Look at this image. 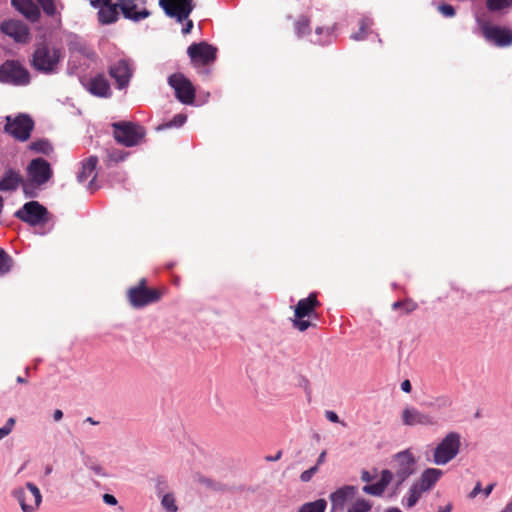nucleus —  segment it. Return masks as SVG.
Masks as SVG:
<instances>
[{"mask_svg":"<svg viewBox=\"0 0 512 512\" xmlns=\"http://www.w3.org/2000/svg\"><path fill=\"white\" fill-rule=\"evenodd\" d=\"M63 58L64 54L61 48L53 46L43 38L35 42L29 64L39 74L55 75L60 71V64Z\"/></svg>","mask_w":512,"mask_h":512,"instance_id":"1","label":"nucleus"},{"mask_svg":"<svg viewBox=\"0 0 512 512\" xmlns=\"http://www.w3.org/2000/svg\"><path fill=\"white\" fill-rule=\"evenodd\" d=\"M321 303L317 299V293L312 292L306 298L300 299L294 308V319L293 327L298 329L301 332L306 331L309 327L312 326L311 321L305 320L308 319H317V307H319Z\"/></svg>","mask_w":512,"mask_h":512,"instance_id":"2","label":"nucleus"},{"mask_svg":"<svg viewBox=\"0 0 512 512\" xmlns=\"http://www.w3.org/2000/svg\"><path fill=\"white\" fill-rule=\"evenodd\" d=\"M14 217L31 227H42L49 223L52 214L48 209L36 200H31L19 208Z\"/></svg>","mask_w":512,"mask_h":512,"instance_id":"3","label":"nucleus"},{"mask_svg":"<svg viewBox=\"0 0 512 512\" xmlns=\"http://www.w3.org/2000/svg\"><path fill=\"white\" fill-rule=\"evenodd\" d=\"M113 136L117 143L134 147L145 137L146 130L143 126L131 121H118L111 124Z\"/></svg>","mask_w":512,"mask_h":512,"instance_id":"4","label":"nucleus"},{"mask_svg":"<svg viewBox=\"0 0 512 512\" xmlns=\"http://www.w3.org/2000/svg\"><path fill=\"white\" fill-rule=\"evenodd\" d=\"M30 82V72L19 60H6L0 65V83L27 86Z\"/></svg>","mask_w":512,"mask_h":512,"instance_id":"5","label":"nucleus"},{"mask_svg":"<svg viewBox=\"0 0 512 512\" xmlns=\"http://www.w3.org/2000/svg\"><path fill=\"white\" fill-rule=\"evenodd\" d=\"M461 446V435L451 431L445 435L433 452V462L436 465H445L453 460L459 453Z\"/></svg>","mask_w":512,"mask_h":512,"instance_id":"6","label":"nucleus"},{"mask_svg":"<svg viewBox=\"0 0 512 512\" xmlns=\"http://www.w3.org/2000/svg\"><path fill=\"white\" fill-rule=\"evenodd\" d=\"M35 122L29 114L20 113L15 117L6 116L4 132L19 142H25L31 137Z\"/></svg>","mask_w":512,"mask_h":512,"instance_id":"7","label":"nucleus"},{"mask_svg":"<svg viewBox=\"0 0 512 512\" xmlns=\"http://www.w3.org/2000/svg\"><path fill=\"white\" fill-rule=\"evenodd\" d=\"M11 495L19 503L22 512H35L42 502L41 492L32 482H27L24 487L14 488Z\"/></svg>","mask_w":512,"mask_h":512,"instance_id":"8","label":"nucleus"},{"mask_svg":"<svg viewBox=\"0 0 512 512\" xmlns=\"http://www.w3.org/2000/svg\"><path fill=\"white\" fill-rule=\"evenodd\" d=\"M127 296L130 305L139 309L158 302L161 299V292L157 289L148 288L146 279L141 278L137 286L129 288Z\"/></svg>","mask_w":512,"mask_h":512,"instance_id":"9","label":"nucleus"},{"mask_svg":"<svg viewBox=\"0 0 512 512\" xmlns=\"http://www.w3.org/2000/svg\"><path fill=\"white\" fill-rule=\"evenodd\" d=\"M395 463V492L400 486L416 472V458L410 449H405L393 456Z\"/></svg>","mask_w":512,"mask_h":512,"instance_id":"10","label":"nucleus"},{"mask_svg":"<svg viewBox=\"0 0 512 512\" xmlns=\"http://www.w3.org/2000/svg\"><path fill=\"white\" fill-rule=\"evenodd\" d=\"M217 52V47L205 41L192 43L187 49L192 64L197 68L212 65L217 59Z\"/></svg>","mask_w":512,"mask_h":512,"instance_id":"11","label":"nucleus"},{"mask_svg":"<svg viewBox=\"0 0 512 512\" xmlns=\"http://www.w3.org/2000/svg\"><path fill=\"white\" fill-rule=\"evenodd\" d=\"M168 84L174 89L176 99L185 105H192L195 100V87L182 73H174L168 77Z\"/></svg>","mask_w":512,"mask_h":512,"instance_id":"12","label":"nucleus"},{"mask_svg":"<svg viewBox=\"0 0 512 512\" xmlns=\"http://www.w3.org/2000/svg\"><path fill=\"white\" fill-rule=\"evenodd\" d=\"M159 6L167 17L183 23L194 10L195 3L194 0H159Z\"/></svg>","mask_w":512,"mask_h":512,"instance_id":"13","label":"nucleus"},{"mask_svg":"<svg viewBox=\"0 0 512 512\" xmlns=\"http://www.w3.org/2000/svg\"><path fill=\"white\" fill-rule=\"evenodd\" d=\"M28 179L38 186H43L53 177V170L50 163L42 158L32 159L26 168Z\"/></svg>","mask_w":512,"mask_h":512,"instance_id":"14","label":"nucleus"},{"mask_svg":"<svg viewBox=\"0 0 512 512\" xmlns=\"http://www.w3.org/2000/svg\"><path fill=\"white\" fill-rule=\"evenodd\" d=\"M108 74L115 80L116 88L126 89L133 77V67L130 59L122 58L108 67Z\"/></svg>","mask_w":512,"mask_h":512,"instance_id":"15","label":"nucleus"},{"mask_svg":"<svg viewBox=\"0 0 512 512\" xmlns=\"http://www.w3.org/2000/svg\"><path fill=\"white\" fill-rule=\"evenodd\" d=\"M482 33L485 39L497 47H508L512 45V29L485 23L482 26Z\"/></svg>","mask_w":512,"mask_h":512,"instance_id":"16","label":"nucleus"},{"mask_svg":"<svg viewBox=\"0 0 512 512\" xmlns=\"http://www.w3.org/2000/svg\"><path fill=\"white\" fill-rule=\"evenodd\" d=\"M0 31L16 43L26 44L30 40V29L21 20L9 19L0 24Z\"/></svg>","mask_w":512,"mask_h":512,"instance_id":"17","label":"nucleus"},{"mask_svg":"<svg viewBox=\"0 0 512 512\" xmlns=\"http://www.w3.org/2000/svg\"><path fill=\"white\" fill-rule=\"evenodd\" d=\"M402 423L406 426H433L437 424V420L424 412H421L413 406H407L402 410L401 414Z\"/></svg>","mask_w":512,"mask_h":512,"instance_id":"18","label":"nucleus"},{"mask_svg":"<svg viewBox=\"0 0 512 512\" xmlns=\"http://www.w3.org/2000/svg\"><path fill=\"white\" fill-rule=\"evenodd\" d=\"M83 85L93 96L99 98H110L112 96L110 83L103 73L96 74L87 84Z\"/></svg>","mask_w":512,"mask_h":512,"instance_id":"19","label":"nucleus"},{"mask_svg":"<svg viewBox=\"0 0 512 512\" xmlns=\"http://www.w3.org/2000/svg\"><path fill=\"white\" fill-rule=\"evenodd\" d=\"M358 488L353 485H344L329 495L332 511L343 510L347 501L353 499Z\"/></svg>","mask_w":512,"mask_h":512,"instance_id":"20","label":"nucleus"},{"mask_svg":"<svg viewBox=\"0 0 512 512\" xmlns=\"http://www.w3.org/2000/svg\"><path fill=\"white\" fill-rule=\"evenodd\" d=\"M11 5L31 23L39 22L41 10L32 0H11Z\"/></svg>","mask_w":512,"mask_h":512,"instance_id":"21","label":"nucleus"},{"mask_svg":"<svg viewBox=\"0 0 512 512\" xmlns=\"http://www.w3.org/2000/svg\"><path fill=\"white\" fill-rule=\"evenodd\" d=\"M23 179L18 171L9 168L4 171L0 179V191L12 192L16 191Z\"/></svg>","mask_w":512,"mask_h":512,"instance_id":"22","label":"nucleus"},{"mask_svg":"<svg viewBox=\"0 0 512 512\" xmlns=\"http://www.w3.org/2000/svg\"><path fill=\"white\" fill-rule=\"evenodd\" d=\"M67 46L71 53L77 52L90 60H93L96 57L95 52L87 45V43L80 36L76 34H72L69 37Z\"/></svg>","mask_w":512,"mask_h":512,"instance_id":"23","label":"nucleus"},{"mask_svg":"<svg viewBox=\"0 0 512 512\" xmlns=\"http://www.w3.org/2000/svg\"><path fill=\"white\" fill-rule=\"evenodd\" d=\"M442 474V470L437 468L425 469L422 472L419 481L417 482L420 486V490H423L424 492L431 490L440 479Z\"/></svg>","mask_w":512,"mask_h":512,"instance_id":"24","label":"nucleus"},{"mask_svg":"<svg viewBox=\"0 0 512 512\" xmlns=\"http://www.w3.org/2000/svg\"><path fill=\"white\" fill-rule=\"evenodd\" d=\"M135 0H129L123 7H121V13L125 19L131 20L133 22H139L143 19H146L150 16L151 12L144 8L140 11H136Z\"/></svg>","mask_w":512,"mask_h":512,"instance_id":"25","label":"nucleus"},{"mask_svg":"<svg viewBox=\"0 0 512 512\" xmlns=\"http://www.w3.org/2000/svg\"><path fill=\"white\" fill-rule=\"evenodd\" d=\"M118 5H105L98 11V21L103 25L115 23L119 19Z\"/></svg>","mask_w":512,"mask_h":512,"instance_id":"26","label":"nucleus"},{"mask_svg":"<svg viewBox=\"0 0 512 512\" xmlns=\"http://www.w3.org/2000/svg\"><path fill=\"white\" fill-rule=\"evenodd\" d=\"M336 29V24L331 27H317L315 29L316 39H312L311 42L318 45H328L335 38L334 32Z\"/></svg>","mask_w":512,"mask_h":512,"instance_id":"27","label":"nucleus"},{"mask_svg":"<svg viewBox=\"0 0 512 512\" xmlns=\"http://www.w3.org/2000/svg\"><path fill=\"white\" fill-rule=\"evenodd\" d=\"M98 157L92 155L82 162V168L77 174L79 183H84L88 177L96 170Z\"/></svg>","mask_w":512,"mask_h":512,"instance_id":"28","label":"nucleus"},{"mask_svg":"<svg viewBox=\"0 0 512 512\" xmlns=\"http://www.w3.org/2000/svg\"><path fill=\"white\" fill-rule=\"evenodd\" d=\"M29 149L35 153L43 155H50L53 152V146L51 142L46 138L31 142L29 144Z\"/></svg>","mask_w":512,"mask_h":512,"instance_id":"29","label":"nucleus"},{"mask_svg":"<svg viewBox=\"0 0 512 512\" xmlns=\"http://www.w3.org/2000/svg\"><path fill=\"white\" fill-rule=\"evenodd\" d=\"M327 501L324 498L317 499L312 502H306L300 506L298 512H325Z\"/></svg>","mask_w":512,"mask_h":512,"instance_id":"30","label":"nucleus"},{"mask_svg":"<svg viewBox=\"0 0 512 512\" xmlns=\"http://www.w3.org/2000/svg\"><path fill=\"white\" fill-rule=\"evenodd\" d=\"M186 121H187V115L183 114V113H178V114L174 115V117L171 120L160 124L157 127V130L180 128L185 124Z\"/></svg>","mask_w":512,"mask_h":512,"instance_id":"31","label":"nucleus"},{"mask_svg":"<svg viewBox=\"0 0 512 512\" xmlns=\"http://www.w3.org/2000/svg\"><path fill=\"white\" fill-rule=\"evenodd\" d=\"M373 22L368 17H362L359 21V31L352 34L351 38L355 41L364 40L367 36L368 29L372 26Z\"/></svg>","mask_w":512,"mask_h":512,"instance_id":"32","label":"nucleus"},{"mask_svg":"<svg viewBox=\"0 0 512 512\" xmlns=\"http://www.w3.org/2000/svg\"><path fill=\"white\" fill-rule=\"evenodd\" d=\"M294 31L298 38H302L311 32L310 21L307 17L301 16L294 23Z\"/></svg>","mask_w":512,"mask_h":512,"instance_id":"33","label":"nucleus"},{"mask_svg":"<svg viewBox=\"0 0 512 512\" xmlns=\"http://www.w3.org/2000/svg\"><path fill=\"white\" fill-rule=\"evenodd\" d=\"M424 491L420 490V486L418 483H413L408 491V495L406 497V506L411 508L416 505V503L421 498V495Z\"/></svg>","mask_w":512,"mask_h":512,"instance_id":"34","label":"nucleus"},{"mask_svg":"<svg viewBox=\"0 0 512 512\" xmlns=\"http://www.w3.org/2000/svg\"><path fill=\"white\" fill-rule=\"evenodd\" d=\"M452 400L449 396L442 395L435 398L433 401L426 402L425 405L435 410H443L450 407Z\"/></svg>","mask_w":512,"mask_h":512,"instance_id":"35","label":"nucleus"},{"mask_svg":"<svg viewBox=\"0 0 512 512\" xmlns=\"http://www.w3.org/2000/svg\"><path fill=\"white\" fill-rule=\"evenodd\" d=\"M129 155L128 152L121 150V149H111L107 150V163H119L124 161L127 156Z\"/></svg>","mask_w":512,"mask_h":512,"instance_id":"36","label":"nucleus"},{"mask_svg":"<svg viewBox=\"0 0 512 512\" xmlns=\"http://www.w3.org/2000/svg\"><path fill=\"white\" fill-rule=\"evenodd\" d=\"M486 6L489 11L497 12L512 7V0H486Z\"/></svg>","mask_w":512,"mask_h":512,"instance_id":"37","label":"nucleus"},{"mask_svg":"<svg viewBox=\"0 0 512 512\" xmlns=\"http://www.w3.org/2000/svg\"><path fill=\"white\" fill-rule=\"evenodd\" d=\"M161 499V505L167 512H177L178 507L173 493L163 494Z\"/></svg>","mask_w":512,"mask_h":512,"instance_id":"38","label":"nucleus"},{"mask_svg":"<svg viewBox=\"0 0 512 512\" xmlns=\"http://www.w3.org/2000/svg\"><path fill=\"white\" fill-rule=\"evenodd\" d=\"M37 3L41 6L43 12L51 18H54L58 12L55 5V0H36Z\"/></svg>","mask_w":512,"mask_h":512,"instance_id":"39","label":"nucleus"},{"mask_svg":"<svg viewBox=\"0 0 512 512\" xmlns=\"http://www.w3.org/2000/svg\"><path fill=\"white\" fill-rule=\"evenodd\" d=\"M371 508L372 504L370 501L359 498L351 505L347 512H369Z\"/></svg>","mask_w":512,"mask_h":512,"instance_id":"40","label":"nucleus"},{"mask_svg":"<svg viewBox=\"0 0 512 512\" xmlns=\"http://www.w3.org/2000/svg\"><path fill=\"white\" fill-rule=\"evenodd\" d=\"M22 191L26 198H36L38 196V192L36 191L37 188L40 186L33 183L31 180H23L21 183Z\"/></svg>","mask_w":512,"mask_h":512,"instance_id":"41","label":"nucleus"},{"mask_svg":"<svg viewBox=\"0 0 512 512\" xmlns=\"http://www.w3.org/2000/svg\"><path fill=\"white\" fill-rule=\"evenodd\" d=\"M398 308H404L405 312L411 313L418 308V304L414 302L412 299L399 300L392 304V309L396 310Z\"/></svg>","mask_w":512,"mask_h":512,"instance_id":"42","label":"nucleus"},{"mask_svg":"<svg viewBox=\"0 0 512 512\" xmlns=\"http://www.w3.org/2000/svg\"><path fill=\"white\" fill-rule=\"evenodd\" d=\"M12 258L0 248V276L8 273L11 269Z\"/></svg>","mask_w":512,"mask_h":512,"instance_id":"43","label":"nucleus"},{"mask_svg":"<svg viewBox=\"0 0 512 512\" xmlns=\"http://www.w3.org/2000/svg\"><path fill=\"white\" fill-rule=\"evenodd\" d=\"M199 481L201 484L205 485L207 488L215 490V491L225 492V491L229 490L226 484L216 482L207 477H202V478H200Z\"/></svg>","mask_w":512,"mask_h":512,"instance_id":"44","label":"nucleus"},{"mask_svg":"<svg viewBox=\"0 0 512 512\" xmlns=\"http://www.w3.org/2000/svg\"><path fill=\"white\" fill-rule=\"evenodd\" d=\"M363 492L373 496H381L385 489L378 483L367 484L362 488Z\"/></svg>","mask_w":512,"mask_h":512,"instance_id":"45","label":"nucleus"},{"mask_svg":"<svg viewBox=\"0 0 512 512\" xmlns=\"http://www.w3.org/2000/svg\"><path fill=\"white\" fill-rule=\"evenodd\" d=\"M168 489V483L164 476H157L155 478V490L158 496L166 494L165 491Z\"/></svg>","mask_w":512,"mask_h":512,"instance_id":"46","label":"nucleus"},{"mask_svg":"<svg viewBox=\"0 0 512 512\" xmlns=\"http://www.w3.org/2000/svg\"><path fill=\"white\" fill-rule=\"evenodd\" d=\"M15 423L16 419L14 417H10L7 419L5 425L3 427H0V440L4 439L12 432Z\"/></svg>","mask_w":512,"mask_h":512,"instance_id":"47","label":"nucleus"},{"mask_svg":"<svg viewBox=\"0 0 512 512\" xmlns=\"http://www.w3.org/2000/svg\"><path fill=\"white\" fill-rule=\"evenodd\" d=\"M393 479V473L388 470L384 469L381 471L380 479L377 481L384 489L387 488V486L391 483Z\"/></svg>","mask_w":512,"mask_h":512,"instance_id":"48","label":"nucleus"},{"mask_svg":"<svg viewBox=\"0 0 512 512\" xmlns=\"http://www.w3.org/2000/svg\"><path fill=\"white\" fill-rule=\"evenodd\" d=\"M438 11L447 18L454 17L456 14L455 8L447 3H441L438 6Z\"/></svg>","mask_w":512,"mask_h":512,"instance_id":"49","label":"nucleus"},{"mask_svg":"<svg viewBox=\"0 0 512 512\" xmlns=\"http://www.w3.org/2000/svg\"><path fill=\"white\" fill-rule=\"evenodd\" d=\"M318 472V467L317 466H312L311 468L303 471L300 475V480L302 482H309L312 477L314 476V474H316Z\"/></svg>","mask_w":512,"mask_h":512,"instance_id":"50","label":"nucleus"},{"mask_svg":"<svg viewBox=\"0 0 512 512\" xmlns=\"http://www.w3.org/2000/svg\"><path fill=\"white\" fill-rule=\"evenodd\" d=\"M85 465L91 469L95 474L99 475V476H102V477H107V473L104 471L103 467L99 464H91V465H88L86 462H85Z\"/></svg>","mask_w":512,"mask_h":512,"instance_id":"51","label":"nucleus"},{"mask_svg":"<svg viewBox=\"0 0 512 512\" xmlns=\"http://www.w3.org/2000/svg\"><path fill=\"white\" fill-rule=\"evenodd\" d=\"M102 498L103 502L110 506H115L118 503L116 497L109 493H105Z\"/></svg>","mask_w":512,"mask_h":512,"instance_id":"52","label":"nucleus"},{"mask_svg":"<svg viewBox=\"0 0 512 512\" xmlns=\"http://www.w3.org/2000/svg\"><path fill=\"white\" fill-rule=\"evenodd\" d=\"M183 22H184V25H183L181 31L184 35H187V34L191 33L194 24H193V21L188 18L186 20H184Z\"/></svg>","mask_w":512,"mask_h":512,"instance_id":"53","label":"nucleus"},{"mask_svg":"<svg viewBox=\"0 0 512 512\" xmlns=\"http://www.w3.org/2000/svg\"><path fill=\"white\" fill-rule=\"evenodd\" d=\"M325 417L332 423H339L340 419L336 412L327 410L325 412Z\"/></svg>","mask_w":512,"mask_h":512,"instance_id":"54","label":"nucleus"},{"mask_svg":"<svg viewBox=\"0 0 512 512\" xmlns=\"http://www.w3.org/2000/svg\"><path fill=\"white\" fill-rule=\"evenodd\" d=\"M480 492H482V486L480 482H477L474 486L473 490L470 492L469 497L474 498L476 497Z\"/></svg>","mask_w":512,"mask_h":512,"instance_id":"55","label":"nucleus"},{"mask_svg":"<svg viewBox=\"0 0 512 512\" xmlns=\"http://www.w3.org/2000/svg\"><path fill=\"white\" fill-rule=\"evenodd\" d=\"M401 390L405 393H410L411 390H412V385L410 383L409 380H404L402 383H401Z\"/></svg>","mask_w":512,"mask_h":512,"instance_id":"56","label":"nucleus"},{"mask_svg":"<svg viewBox=\"0 0 512 512\" xmlns=\"http://www.w3.org/2000/svg\"><path fill=\"white\" fill-rule=\"evenodd\" d=\"M90 5L93 8L98 9V11H99L100 7H104L105 6V1L104 0H91L90 1Z\"/></svg>","mask_w":512,"mask_h":512,"instance_id":"57","label":"nucleus"},{"mask_svg":"<svg viewBox=\"0 0 512 512\" xmlns=\"http://www.w3.org/2000/svg\"><path fill=\"white\" fill-rule=\"evenodd\" d=\"M373 476L369 473L367 470H363L361 473V480L364 482H370L372 481Z\"/></svg>","mask_w":512,"mask_h":512,"instance_id":"58","label":"nucleus"},{"mask_svg":"<svg viewBox=\"0 0 512 512\" xmlns=\"http://www.w3.org/2000/svg\"><path fill=\"white\" fill-rule=\"evenodd\" d=\"M494 487H495V483H491V484L487 485L484 489H482L484 496L488 497L492 493Z\"/></svg>","mask_w":512,"mask_h":512,"instance_id":"59","label":"nucleus"},{"mask_svg":"<svg viewBox=\"0 0 512 512\" xmlns=\"http://www.w3.org/2000/svg\"><path fill=\"white\" fill-rule=\"evenodd\" d=\"M281 456H282V451L279 450L274 456H266L265 460L269 461V462H274V461L279 460L281 458Z\"/></svg>","mask_w":512,"mask_h":512,"instance_id":"60","label":"nucleus"},{"mask_svg":"<svg viewBox=\"0 0 512 512\" xmlns=\"http://www.w3.org/2000/svg\"><path fill=\"white\" fill-rule=\"evenodd\" d=\"M325 458H326V451H322L320 453V455L318 456L317 458V461H316V464L314 466H317L319 468V466L324 463L325 461Z\"/></svg>","mask_w":512,"mask_h":512,"instance_id":"61","label":"nucleus"},{"mask_svg":"<svg viewBox=\"0 0 512 512\" xmlns=\"http://www.w3.org/2000/svg\"><path fill=\"white\" fill-rule=\"evenodd\" d=\"M63 418V412L60 409H56L53 413V419L55 422L60 421Z\"/></svg>","mask_w":512,"mask_h":512,"instance_id":"62","label":"nucleus"},{"mask_svg":"<svg viewBox=\"0 0 512 512\" xmlns=\"http://www.w3.org/2000/svg\"><path fill=\"white\" fill-rule=\"evenodd\" d=\"M453 509V506L451 503H448L446 506L444 507H439L438 511L437 512H451Z\"/></svg>","mask_w":512,"mask_h":512,"instance_id":"63","label":"nucleus"},{"mask_svg":"<svg viewBox=\"0 0 512 512\" xmlns=\"http://www.w3.org/2000/svg\"><path fill=\"white\" fill-rule=\"evenodd\" d=\"M501 512H512V500L501 510Z\"/></svg>","mask_w":512,"mask_h":512,"instance_id":"64","label":"nucleus"}]
</instances>
